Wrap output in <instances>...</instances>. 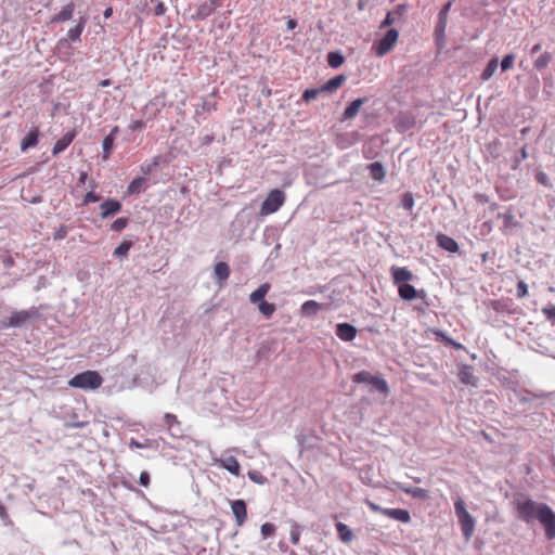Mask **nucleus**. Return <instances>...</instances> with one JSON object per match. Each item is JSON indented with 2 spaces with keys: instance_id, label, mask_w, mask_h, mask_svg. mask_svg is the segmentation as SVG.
Here are the masks:
<instances>
[{
  "instance_id": "49",
  "label": "nucleus",
  "mask_w": 555,
  "mask_h": 555,
  "mask_svg": "<svg viewBox=\"0 0 555 555\" xmlns=\"http://www.w3.org/2000/svg\"><path fill=\"white\" fill-rule=\"evenodd\" d=\"M158 165H159V157L156 156V157L153 158L151 164L141 166V170H142L143 173L149 175Z\"/></svg>"
},
{
  "instance_id": "34",
  "label": "nucleus",
  "mask_w": 555,
  "mask_h": 555,
  "mask_svg": "<svg viewBox=\"0 0 555 555\" xmlns=\"http://www.w3.org/2000/svg\"><path fill=\"white\" fill-rule=\"evenodd\" d=\"M258 309L266 318H270L275 312L276 307L274 304L263 300L258 302Z\"/></svg>"
},
{
  "instance_id": "52",
  "label": "nucleus",
  "mask_w": 555,
  "mask_h": 555,
  "mask_svg": "<svg viewBox=\"0 0 555 555\" xmlns=\"http://www.w3.org/2000/svg\"><path fill=\"white\" fill-rule=\"evenodd\" d=\"M214 11V7H210L209 4H202L197 10V14L202 17H207Z\"/></svg>"
},
{
  "instance_id": "27",
  "label": "nucleus",
  "mask_w": 555,
  "mask_h": 555,
  "mask_svg": "<svg viewBox=\"0 0 555 555\" xmlns=\"http://www.w3.org/2000/svg\"><path fill=\"white\" fill-rule=\"evenodd\" d=\"M75 7L73 3H68L65 7L62 8V10L53 16L52 22L53 23H61L66 22L72 18L74 13Z\"/></svg>"
},
{
  "instance_id": "2",
  "label": "nucleus",
  "mask_w": 555,
  "mask_h": 555,
  "mask_svg": "<svg viewBox=\"0 0 555 555\" xmlns=\"http://www.w3.org/2000/svg\"><path fill=\"white\" fill-rule=\"evenodd\" d=\"M454 511L461 526L462 533L466 541H469L475 531L476 521L466 509L465 502L462 498L454 501Z\"/></svg>"
},
{
  "instance_id": "21",
  "label": "nucleus",
  "mask_w": 555,
  "mask_h": 555,
  "mask_svg": "<svg viewBox=\"0 0 555 555\" xmlns=\"http://www.w3.org/2000/svg\"><path fill=\"white\" fill-rule=\"evenodd\" d=\"M437 243L439 247L447 251L456 253L459 250V244L456 243V241L446 234H438Z\"/></svg>"
},
{
  "instance_id": "62",
  "label": "nucleus",
  "mask_w": 555,
  "mask_h": 555,
  "mask_svg": "<svg viewBox=\"0 0 555 555\" xmlns=\"http://www.w3.org/2000/svg\"><path fill=\"white\" fill-rule=\"evenodd\" d=\"M528 157V152H527V146L525 145L521 150H520V158L524 160Z\"/></svg>"
},
{
  "instance_id": "60",
  "label": "nucleus",
  "mask_w": 555,
  "mask_h": 555,
  "mask_svg": "<svg viewBox=\"0 0 555 555\" xmlns=\"http://www.w3.org/2000/svg\"><path fill=\"white\" fill-rule=\"evenodd\" d=\"M287 29L293 30L297 26V22L293 18H289L286 23Z\"/></svg>"
},
{
  "instance_id": "45",
  "label": "nucleus",
  "mask_w": 555,
  "mask_h": 555,
  "mask_svg": "<svg viewBox=\"0 0 555 555\" xmlns=\"http://www.w3.org/2000/svg\"><path fill=\"white\" fill-rule=\"evenodd\" d=\"M402 207L406 210H412L414 206V198L412 193H404L401 201Z\"/></svg>"
},
{
  "instance_id": "53",
  "label": "nucleus",
  "mask_w": 555,
  "mask_h": 555,
  "mask_svg": "<svg viewBox=\"0 0 555 555\" xmlns=\"http://www.w3.org/2000/svg\"><path fill=\"white\" fill-rule=\"evenodd\" d=\"M128 128L130 131L143 130L145 128V121L142 119L132 120Z\"/></svg>"
},
{
  "instance_id": "12",
  "label": "nucleus",
  "mask_w": 555,
  "mask_h": 555,
  "mask_svg": "<svg viewBox=\"0 0 555 555\" xmlns=\"http://www.w3.org/2000/svg\"><path fill=\"white\" fill-rule=\"evenodd\" d=\"M390 273H391V280H392L393 284H396L398 286L401 284H405L408 281H411L414 279V274L412 273V271H410L405 267L392 266L390 268Z\"/></svg>"
},
{
  "instance_id": "31",
  "label": "nucleus",
  "mask_w": 555,
  "mask_h": 555,
  "mask_svg": "<svg viewBox=\"0 0 555 555\" xmlns=\"http://www.w3.org/2000/svg\"><path fill=\"white\" fill-rule=\"evenodd\" d=\"M215 275L219 282H223L230 276V267L227 262L220 261L215 266Z\"/></svg>"
},
{
  "instance_id": "32",
  "label": "nucleus",
  "mask_w": 555,
  "mask_h": 555,
  "mask_svg": "<svg viewBox=\"0 0 555 555\" xmlns=\"http://www.w3.org/2000/svg\"><path fill=\"white\" fill-rule=\"evenodd\" d=\"M553 56L550 52L542 53L533 63V66L537 70H543L546 68L552 62Z\"/></svg>"
},
{
  "instance_id": "61",
  "label": "nucleus",
  "mask_w": 555,
  "mask_h": 555,
  "mask_svg": "<svg viewBox=\"0 0 555 555\" xmlns=\"http://www.w3.org/2000/svg\"><path fill=\"white\" fill-rule=\"evenodd\" d=\"M541 49H542V44H541V43H537V44H534V46L532 47V49H531V53H532V54L538 53V52H540V51H541Z\"/></svg>"
},
{
  "instance_id": "29",
  "label": "nucleus",
  "mask_w": 555,
  "mask_h": 555,
  "mask_svg": "<svg viewBox=\"0 0 555 555\" xmlns=\"http://www.w3.org/2000/svg\"><path fill=\"white\" fill-rule=\"evenodd\" d=\"M346 77L344 75H337L334 78L330 79L326 83L322 86V90L324 92H333L339 89L345 82Z\"/></svg>"
},
{
  "instance_id": "14",
  "label": "nucleus",
  "mask_w": 555,
  "mask_h": 555,
  "mask_svg": "<svg viewBox=\"0 0 555 555\" xmlns=\"http://www.w3.org/2000/svg\"><path fill=\"white\" fill-rule=\"evenodd\" d=\"M164 423L167 427L168 433L172 437H180L182 436V429H181V422L178 420V417L172 413H165L164 415Z\"/></svg>"
},
{
  "instance_id": "44",
  "label": "nucleus",
  "mask_w": 555,
  "mask_h": 555,
  "mask_svg": "<svg viewBox=\"0 0 555 555\" xmlns=\"http://www.w3.org/2000/svg\"><path fill=\"white\" fill-rule=\"evenodd\" d=\"M515 56L514 54H506L501 61V69L506 72L511 69L514 65Z\"/></svg>"
},
{
  "instance_id": "30",
  "label": "nucleus",
  "mask_w": 555,
  "mask_h": 555,
  "mask_svg": "<svg viewBox=\"0 0 555 555\" xmlns=\"http://www.w3.org/2000/svg\"><path fill=\"white\" fill-rule=\"evenodd\" d=\"M39 132L38 129L31 130L22 141L21 150L26 151L29 147H34L38 143Z\"/></svg>"
},
{
  "instance_id": "47",
  "label": "nucleus",
  "mask_w": 555,
  "mask_h": 555,
  "mask_svg": "<svg viewBox=\"0 0 555 555\" xmlns=\"http://www.w3.org/2000/svg\"><path fill=\"white\" fill-rule=\"evenodd\" d=\"M542 313L545 315V318L553 322L555 324V306H546L542 308Z\"/></svg>"
},
{
  "instance_id": "58",
  "label": "nucleus",
  "mask_w": 555,
  "mask_h": 555,
  "mask_svg": "<svg viewBox=\"0 0 555 555\" xmlns=\"http://www.w3.org/2000/svg\"><path fill=\"white\" fill-rule=\"evenodd\" d=\"M165 12H166L165 4L163 2H158L155 8V15L160 16V15L165 14Z\"/></svg>"
},
{
  "instance_id": "22",
  "label": "nucleus",
  "mask_w": 555,
  "mask_h": 555,
  "mask_svg": "<svg viewBox=\"0 0 555 555\" xmlns=\"http://www.w3.org/2000/svg\"><path fill=\"white\" fill-rule=\"evenodd\" d=\"M404 12H405V5L399 4L393 11L388 12L386 14V17L380 23L379 28L383 29L385 27L392 25L396 22V16L401 17V16H403Z\"/></svg>"
},
{
  "instance_id": "19",
  "label": "nucleus",
  "mask_w": 555,
  "mask_h": 555,
  "mask_svg": "<svg viewBox=\"0 0 555 555\" xmlns=\"http://www.w3.org/2000/svg\"><path fill=\"white\" fill-rule=\"evenodd\" d=\"M75 137H76L75 130L66 132L61 139H59L55 142V144L52 149V154L57 155V154L62 153L63 151H65L68 147V145L73 142Z\"/></svg>"
},
{
  "instance_id": "20",
  "label": "nucleus",
  "mask_w": 555,
  "mask_h": 555,
  "mask_svg": "<svg viewBox=\"0 0 555 555\" xmlns=\"http://www.w3.org/2000/svg\"><path fill=\"white\" fill-rule=\"evenodd\" d=\"M219 465L230 472L234 476H240L241 466L238 461L234 456H227L218 460Z\"/></svg>"
},
{
  "instance_id": "1",
  "label": "nucleus",
  "mask_w": 555,
  "mask_h": 555,
  "mask_svg": "<svg viewBox=\"0 0 555 555\" xmlns=\"http://www.w3.org/2000/svg\"><path fill=\"white\" fill-rule=\"evenodd\" d=\"M516 517L527 524L538 520L545 530L548 540L555 538V513L545 503H539L524 494H518L513 500Z\"/></svg>"
},
{
  "instance_id": "48",
  "label": "nucleus",
  "mask_w": 555,
  "mask_h": 555,
  "mask_svg": "<svg viewBox=\"0 0 555 555\" xmlns=\"http://www.w3.org/2000/svg\"><path fill=\"white\" fill-rule=\"evenodd\" d=\"M275 526L271 522H264L262 526H261V534L263 535V538H267V537H270L272 534H274L275 532Z\"/></svg>"
},
{
  "instance_id": "57",
  "label": "nucleus",
  "mask_w": 555,
  "mask_h": 555,
  "mask_svg": "<svg viewBox=\"0 0 555 555\" xmlns=\"http://www.w3.org/2000/svg\"><path fill=\"white\" fill-rule=\"evenodd\" d=\"M67 235V228L62 225L53 235L54 240H63Z\"/></svg>"
},
{
  "instance_id": "15",
  "label": "nucleus",
  "mask_w": 555,
  "mask_h": 555,
  "mask_svg": "<svg viewBox=\"0 0 555 555\" xmlns=\"http://www.w3.org/2000/svg\"><path fill=\"white\" fill-rule=\"evenodd\" d=\"M101 218L106 219L121 210V204L117 199H106L100 205Z\"/></svg>"
},
{
  "instance_id": "28",
  "label": "nucleus",
  "mask_w": 555,
  "mask_h": 555,
  "mask_svg": "<svg viewBox=\"0 0 555 555\" xmlns=\"http://www.w3.org/2000/svg\"><path fill=\"white\" fill-rule=\"evenodd\" d=\"M367 168L370 170V173H371V177L373 180L380 182L385 179L386 171H385L384 166L380 163H378V162L372 163L367 166Z\"/></svg>"
},
{
  "instance_id": "39",
  "label": "nucleus",
  "mask_w": 555,
  "mask_h": 555,
  "mask_svg": "<svg viewBox=\"0 0 555 555\" xmlns=\"http://www.w3.org/2000/svg\"><path fill=\"white\" fill-rule=\"evenodd\" d=\"M324 92L322 87L314 89H307L302 94V100L307 103L315 100L320 93Z\"/></svg>"
},
{
  "instance_id": "41",
  "label": "nucleus",
  "mask_w": 555,
  "mask_h": 555,
  "mask_svg": "<svg viewBox=\"0 0 555 555\" xmlns=\"http://www.w3.org/2000/svg\"><path fill=\"white\" fill-rule=\"evenodd\" d=\"M0 260L7 269L12 268L15 263L13 256L8 250L0 251Z\"/></svg>"
},
{
  "instance_id": "43",
  "label": "nucleus",
  "mask_w": 555,
  "mask_h": 555,
  "mask_svg": "<svg viewBox=\"0 0 555 555\" xmlns=\"http://www.w3.org/2000/svg\"><path fill=\"white\" fill-rule=\"evenodd\" d=\"M129 223L127 218H118L111 224V230L114 232H121Z\"/></svg>"
},
{
  "instance_id": "24",
  "label": "nucleus",
  "mask_w": 555,
  "mask_h": 555,
  "mask_svg": "<svg viewBox=\"0 0 555 555\" xmlns=\"http://www.w3.org/2000/svg\"><path fill=\"white\" fill-rule=\"evenodd\" d=\"M459 378L465 385L476 386V377L473 374V367L470 365L464 364L461 366Z\"/></svg>"
},
{
  "instance_id": "17",
  "label": "nucleus",
  "mask_w": 555,
  "mask_h": 555,
  "mask_svg": "<svg viewBox=\"0 0 555 555\" xmlns=\"http://www.w3.org/2000/svg\"><path fill=\"white\" fill-rule=\"evenodd\" d=\"M398 488L402 492H404L405 494H408L414 499H418V500H423V501H426L429 499V492L426 489L418 488V487H411V486H406V485H402V483H399Z\"/></svg>"
},
{
  "instance_id": "64",
  "label": "nucleus",
  "mask_w": 555,
  "mask_h": 555,
  "mask_svg": "<svg viewBox=\"0 0 555 555\" xmlns=\"http://www.w3.org/2000/svg\"><path fill=\"white\" fill-rule=\"evenodd\" d=\"M111 83H112L111 79H103V80L100 81L99 85L101 87H108V86H111Z\"/></svg>"
},
{
  "instance_id": "50",
  "label": "nucleus",
  "mask_w": 555,
  "mask_h": 555,
  "mask_svg": "<svg viewBox=\"0 0 555 555\" xmlns=\"http://www.w3.org/2000/svg\"><path fill=\"white\" fill-rule=\"evenodd\" d=\"M100 199H101L100 195H99V194H96V193H94L93 191H91V192H88V193L85 195V197H83V199H82V204H83V205H88V204H90V203H96V202H99Z\"/></svg>"
},
{
  "instance_id": "7",
  "label": "nucleus",
  "mask_w": 555,
  "mask_h": 555,
  "mask_svg": "<svg viewBox=\"0 0 555 555\" xmlns=\"http://www.w3.org/2000/svg\"><path fill=\"white\" fill-rule=\"evenodd\" d=\"M399 33L397 29H389L385 36L373 46L375 54L379 57L389 53L397 44Z\"/></svg>"
},
{
  "instance_id": "3",
  "label": "nucleus",
  "mask_w": 555,
  "mask_h": 555,
  "mask_svg": "<svg viewBox=\"0 0 555 555\" xmlns=\"http://www.w3.org/2000/svg\"><path fill=\"white\" fill-rule=\"evenodd\" d=\"M103 378L96 371H85L72 377L68 385L80 389H98L102 386Z\"/></svg>"
},
{
  "instance_id": "46",
  "label": "nucleus",
  "mask_w": 555,
  "mask_h": 555,
  "mask_svg": "<svg viewBox=\"0 0 555 555\" xmlns=\"http://www.w3.org/2000/svg\"><path fill=\"white\" fill-rule=\"evenodd\" d=\"M300 540V531H299V525L294 522L293 528L291 530V541L294 545H297Z\"/></svg>"
},
{
  "instance_id": "35",
  "label": "nucleus",
  "mask_w": 555,
  "mask_h": 555,
  "mask_svg": "<svg viewBox=\"0 0 555 555\" xmlns=\"http://www.w3.org/2000/svg\"><path fill=\"white\" fill-rule=\"evenodd\" d=\"M496 68H498V59L490 60V62L487 64L486 68L483 69V72L481 74V78L483 80L490 79L494 75Z\"/></svg>"
},
{
  "instance_id": "42",
  "label": "nucleus",
  "mask_w": 555,
  "mask_h": 555,
  "mask_svg": "<svg viewBox=\"0 0 555 555\" xmlns=\"http://www.w3.org/2000/svg\"><path fill=\"white\" fill-rule=\"evenodd\" d=\"M247 475L253 482L258 485H264L268 481L267 477L257 470H249Z\"/></svg>"
},
{
  "instance_id": "51",
  "label": "nucleus",
  "mask_w": 555,
  "mask_h": 555,
  "mask_svg": "<svg viewBox=\"0 0 555 555\" xmlns=\"http://www.w3.org/2000/svg\"><path fill=\"white\" fill-rule=\"evenodd\" d=\"M436 335H437L438 337H440V340H441V341L446 343V344H447V345H449V346H452V347H454V348H460V347H461V345H460V344H457V343H455L453 339H451V338L447 337V336L444 335V333H442V332H440V331H437V332H436Z\"/></svg>"
},
{
  "instance_id": "54",
  "label": "nucleus",
  "mask_w": 555,
  "mask_h": 555,
  "mask_svg": "<svg viewBox=\"0 0 555 555\" xmlns=\"http://www.w3.org/2000/svg\"><path fill=\"white\" fill-rule=\"evenodd\" d=\"M528 295V286L524 281H519L517 284V297L524 298Z\"/></svg>"
},
{
  "instance_id": "26",
  "label": "nucleus",
  "mask_w": 555,
  "mask_h": 555,
  "mask_svg": "<svg viewBox=\"0 0 555 555\" xmlns=\"http://www.w3.org/2000/svg\"><path fill=\"white\" fill-rule=\"evenodd\" d=\"M271 285L269 283L261 284L256 291L249 295V300L253 304L263 301V298L269 293Z\"/></svg>"
},
{
  "instance_id": "36",
  "label": "nucleus",
  "mask_w": 555,
  "mask_h": 555,
  "mask_svg": "<svg viewBox=\"0 0 555 555\" xmlns=\"http://www.w3.org/2000/svg\"><path fill=\"white\" fill-rule=\"evenodd\" d=\"M114 139L113 135H106L103 139L102 147H103V159L107 160L111 156L113 146H114Z\"/></svg>"
},
{
  "instance_id": "18",
  "label": "nucleus",
  "mask_w": 555,
  "mask_h": 555,
  "mask_svg": "<svg viewBox=\"0 0 555 555\" xmlns=\"http://www.w3.org/2000/svg\"><path fill=\"white\" fill-rule=\"evenodd\" d=\"M399 296L404 300H413L417 297L424 296V291L417 292L415 287L409 283L398 286Z\"/></svg>"
},
{
  "instance_id": "33",
  "label": "nucleus",
  "mask_w": 555,
  "mask_h": 555,
  "mask_svg": "<svg viewBox=\"0 0 555 555\" xmlns=\"http://www.w3.org/2000/svg\"><path fill=\"white\" fill-rule=\"evenodd\" d=\"M321 309V305L315 300H307L301 306V312L304 314H315Z\"/></svg>"
},
{
  "instance_id": "11",
  "label": "nucleus",
  "mask_w": 555,
  "mask_h": 555,
  "mask_svg": "<svg viewBox=\"0 0 555 555\" xmlns=\"http://www.w3.org/2000/svg\"><path fill=\"white\" fill-rule=\"evenodd\" d=\"M451 5H452V2L448 1L439 12L438 23L435 28V36L438 40L443 39V37H444V31H446L447 24H448V13L451 9Z\"/></svg>"
},
{
  "instance_id": "10",
  "label": "nucleus",
  "mask_w": 555,
  "mask_h": 555,
  "mask_svg": "<svg viewBox=\"0 0 555 555\" xmlns=\"http://www.w3.org/2000/svg\"><path fill=\"white\" fill-rule=\"evenodd\" d=\"M164 106L165 103L160 102L158 96H154L142 107L141 112L147 120H153L157 118Z\"/></svg>"
},
{
  "instance_id": "5",
  "label": "nucleus",
  "mask_w": 555,
  "mask_h": 555,
  "mask_svg": "<svg viewBox=\"0 0 555 555\" xmlns=\"http://www.w3.org/2000/svg\"><path fill=\"white\" fill-rule=\"evenodd\" d=\"M353 382L357 384H370L377 391L387 395L389 392L388 383L379 375H372L367 371H360L353 375Z\"/></svg>"
},
{
  "instance_id": "38",
  "label": "nucleus",
  "mask_w": 555,
  "mask_h": 555,
  "mask_svg": "<svg viewBox=\"0 0 555 555\" xmlns=\"http://www.w3.org/2000/svg\"><path fill=\"white\" fill-rule=\"evenodd\" d=\"M144 181H145V179L142 177L133 179L130 182V184L128 185V193H130V194L140 193Z\"/></svg>"
},
{
  "instance_id": "40",
  "label": "nucleus",
  "mask_w": 555,
  "mask_h": 555,
  "mask_svg": "<svg viewBox=\"0 0 555 555\" xmlns=\"http://www.w3.org/2000/svg\"><path fill=\"white\" fill-rule=\"evenodd\" d=\"M132 243L130 241H124L119 246H117L114 250V256L116 257H125L130 250Z\"/></svg>"
},
{
  "instance_id": "59",
  "label": "nucleus",
  "mask_w": 555,
  "mask_h": 555,
  "mask_svg": "<svg viewBox=\"0 0 555 555\" xmlns=\"http://www.w3.org/2000/svg\"><path fill=\"white\" fill-rule=\"evenodd\" d=\"M129 446H130V448H135V449H141V448L145 447L143 443H141L134 439L130 440Z\"/></svg>"
},
{
  "instance_id": "23",
  "label": "nucleus",
  "mask_w": 555,
  "mask_h": 555,
  "mask_svg": "<svg viewBox=\"0 0 555 555\" xmlns=\"http://www.w3.org/2000/svg\"><path fill=\"white\" fill-rule=\"evenodd\" d=\"M335 527L337 530L338 538L341 542L350 543L353 540L354 534L346 524L338 521L335 524Z\"/></svg>"
},
{
  "instance_id": "4",
  "label": "nucleus",
  "mask_w": 555,
  "mask_h": 555,
  "mask_svg": "<svg viewBox=\"0 0 555 555\" xmlns=\"http://www.w3.org/2000/svg\"><path fill=\"white\" fill-rule=\"evenodd\" d=\"M285 194L279 189L270 191L266 199L262 202L260 207V214L268 216L276 212L285 203Z\"/></svg>"
},
{
  "instance_id": "55",
  "label": "nucleus",
  "mask_w": 555,
  "mask_h": 555,
  "mask_svg": "<svg viewBox=\"0 0 555 555\" xmlns=\"http://www.w3.org/2000/svg\"><path fill=\"white\" fill-rule=\"evenodd\" d=\"M535 179L540 184H542L544 186H551L548 177L545 172L538 171L535 175Z\"/></svg>"
},
{
  "instance_id": "9",
  "label": "nucleus",
  "mask_w": 555,
  "mask_h": 555,
  "mask_svg": "<svg viewBox=\"0 0 555 555\" xmlns=\"http://www.w3.org/2000/svg\"><path fill=\"white\" fill-rule=\"evenodd\" d=\"M86 23H87V20L85 17H81L79 20L78 24L74 28H70L67 31V38L61 39L57 42V50L61 51L63 47H68V40H70L73 42L80 41V36L85 29Z\"/></svg>"
},
{
  "instance_id": "16",
  "label": "nucleus",
  "mask_w": 555,
  "mask_h": 555,
  "mask_svg": "<svg viewBox=\"0 0 555 555\" xmlns=\"http://www.w3.org/2000/svg\"><path fill=\"white\" fill-rule=\"evenodd\" d=\"M336 335L344 341H351L357 336V328L349 323H339L336 326Z\"/></svg>"
},
{
  "instance_id": "6",
  "label": "nucleus",
  "mask_w": 555,
  "mask_h": 555,
  "mask_svg": "<svg viewBox=\"0 0 555 555\" xmlns=\"http://www.w3.org/2000/svg\"><path fill=\"white\" fill-rule=\"evenodd\" d=\"M365 504L367 505V507L374 512V513H380L391 519H395V520H398V521H401L403 524H408L411 521V515L409 513V511L406 509H403V508H385V507H382L379 505H377L376 503H374L373 501H370V500H365Z\"/></svg>"
},
{
  "instance_id": "37",
  "label": "nucleus",
  "mask_w": 555,
  "mask_h": 555,
  "mask_svg": "<svg viewBox=\"0 0 555 555\" xmlns=\"http://www.w3.org/2000/svg\"><path fill=\"white\" fill-rule=\"evenodd\" d=\"M345 59L339 52H330L327 54V63L331 67L337 68L343 65Z\"/></svg>"
},
{
  "instance_id": "25",
  "label": "nucleus",
  "mask_w": 555,
  "mask_h": 555,
  "mask_svg": "<svg viewBox=\"0 0 555 555\" xmlns=\"http://www.w3.org/2000/svg\"><path fill=\"white\" fill-rule=\"evenodd\" d=\"M365 102L364 98L352 101L344 111V119H352Z\"/></svg>"
},
{
  "instance_id": "63",
  "label": "nucleus",
  "mask_w": 555,
  "mask_h": 555,
  "mask_svg": "<svg viewBox=\"0 0 555 555\" xmlns=\"http://www.w3.org/2000/svg\"><path fill=\"white\" fill-rule=\"evenodd\" d=\"M103 15L105 18H109L113 15V9L111 7L105 9Z\"/></svg>"
},
{
  "instance_id": "13",
  "label": "nucleus",
  "mask_w": 555,
  "mask_h": 555,
  "mask_svg": "<svg viewBox=\"0 0 555 555\" xmlns=\"http://www.w3.org/2000/svg\"><path fill=\"white\" fill-rule=\"evenodd\" d=\"M231 509L235 517L237 527H242L247 519V506L244 500H234L231 502Z\"/></svg>"
},
{
  "instance_id": "8",
  "label": "nucleus",
  "mask_w": 555,
  "mask_h": 555,
  "mask_svg": "<svg viewBox=\"0 0 555 555\" xmlns=\"http://www.w3.org/2000/svg\"><path fill=\"white\" fill-rule=\"evenodd\" d=\"M36 315L37 312L35 310L14 311L7 320L1 322V327H18Z\"/></svg>"
},
{
  "instance_id": "56",
  "label": "nucleus",
  "mask_w": 555,
  "mask_h": 555,
  "mask_svg": "<svg viewBox=\"0 0 555 555\" xmlns=\"http://www.w3.org/2000/svg\"><path fill=\"white\" fill-rule=\"evenodd\" d=\"M150 481H151L150 474L147 472H142L140 474V479H139L140 485L147 488L150 486Z\"/></svg>"
}]
</instances>
